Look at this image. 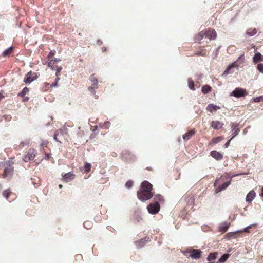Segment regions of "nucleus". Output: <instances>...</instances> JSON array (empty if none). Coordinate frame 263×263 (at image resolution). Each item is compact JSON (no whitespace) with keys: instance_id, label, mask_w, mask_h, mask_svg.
I'll list each match as a JSON object with an SVG mask.
<instances>
[{"instance_id":"44","label":"nucleus","mask_w":263,"mask_h":263,"mask_svg":"<svg viewBox=\"0 0 263 263\" xmlns=\"http://www.w3.org/2000/svg\"><path fill=\"white\" fill-rule=\"evenodd\" d=\"M62 70V67H56V71H57V72L55 73V75L56 76L58 77V73L59 72H60L61 70Z\"/></svg>"},{"instance_id":"20","label":"nucleus","mask_w":263,"mask_h":263,"mask_svg":"<svg viewBox=\"0 0 263 263\" xmlns=\"http://www.w3.org/2000/svg\"><path fill=\"white\" fill-rule=\"evenodd\" d=\"M206 50L201 48L199 50L195 51V53L193 54V55L205 57L206 56Z\"/></svg>"},{"instance_id":"21","label":"nucleus","mask_w":263,"mask_h":263,"mask_svg":"<svg viewBox=\"0 0 263 263\" xmlns=\"http://www.w3.org/2000/svg\"><path fill=\"white\" fill-rule=\"evenodd\" d=\"M230 223L228 222H224L221 224L219 227V231L222 233L226 232L228 230L230 226Z\"/></svg>"},{"instance_id":"49","label":"nucleus","mask_w":263,"mask_h":263,"mask_svg":"<svg viewBox=\"0 0 263 263\" xmlns=\"http://www.w3.org/2000/svg\"><path fill=\"white\" fill-rule=\"evenodd\" d=\"M47 143L48 142L47 141H44L41 145V146H46Z\"/></svg>"},{"instance_id":"56","label":"nucleus","mask_w":263,"mask_h":263,"mask_svg":"<svg viewBox=\"0 0 263 263\" xmlns=\"http://www.w3.org/2000/svg\"><path fill=\"white\" fill-rule=\"evenodd\" d=\"M59 186L60 188H62V185L60 184Z\"/></svg>"},{"instance_id":"5","label":"nucleus","mask_w":263,"mask_h":263,"mask_svg":"<svg viewBox=\"0 0 263 263\" xmlns=\"http://www.w3.org/2000/svg\"><path fill=\"white\" fill-rule=\"evenodd\" d=\"M204 36L209 40H215L217 37V33L215 30L212 28H208L203 30Z\"/></svg>"},{"instance_id":"30","label":"nucleus","mask_w":263,"mask_h":263,"mask_svg":"<svg viewBox=\"0 0 263 263\" xmlns=\"http://www.w3.org/2000/svg\"><path fill=\"white\" fill-rule=\"evenodd\" d=\"M188 86L190 89L192 90H195L194 82L191 78L188 79Z\"/></svg>"},{"instance_id":"10","label":"nucleus","mask_w":263,"mask_h":263,"mask_svg":"<svg viewBox=\"0 0 263 263\" xmlns=\"http://www.w3.org/2000/svg\"><path fill=\"white\" fill-rule=\"evenodd\" d=\"M189 253L190 257L193 259H197L201 257L202 251L199 249H191Z\"/></svg>"},{"instance_id":"47","label":"nucleus","mask_w":263,"mask_h":263,"mask_svg":"<svg viewBox=\"0 0 263 263\" xmlns=\"http://www.w3.org/2000/svg\"><path fill=\"white\" fill-rule=\"evenodd\" d=\"M232 139H231V138L226 142V143L224 144V147L225 148H227L229 146L230 144V142H231V140H232Z\"/></svg>"},{"instance_id":"48","label":"nucleus","mask_w":263,"mask_h":263,"mask_svg":"<svg viewBox=\"0 0 263 263\" xmlns=\"http://www.w3.org/2000/svg\"><path fill=\"white\" fill-rule=\"evenodd\" d=\"M55 53V51L53 50L52 51H51V52L49 53V55H48V58H50V57L52 56L53 55H54Z\"/></svg>"},{"instance_id":"38","label":"nucleus","mask_w":263,"mask_h":263,"mask_svg":"<svg viewBox=\"0 0 263 263\" xmlns=\"http://www.w3.org/2000/svg\"><path fill=\"white\" fill-rule=\"evenodd\" d=\"M67 128L65 126H63L61 127L59 131V134H61V135H63L67 132Z\"/></svg>"},{"instance_id":"37","label":"nucleus","mask_w":263,"mask_h":263,"mask_svg":"<svg viewBox=\"0 0 263 263\" xmlns=\"http://www.w3.org/2000/svg\"><path fill=\"white\" fill-rule=\"evenodd\" d=\"M10 194V191L9 189L5 190L3 193V195L6 198L8 199Z\"/></svg>"},{"instance_id":"46","label":"nucleus","mask_w":263,"mask_h":263,"mask_svg":"<svg viewBox=\"0 0 263 263\" xmlns=\"http://www.w3.org/2000/svg\"><path fill=\"white\" fill-rule=\"evenodd\" d=\"M59 135V132H55V133H54V139L56 141H59V140H58L57 139V137Z\"/></svg>"},{"instance_id":"3","label":"nucleus","mask_w":263,"mask_h":263,"mask_svg":"<svg viewBox=\"0 0 263 263\" xmlns=\"http://www.w3.org/2000/svg\"><path fill=\"white\" fill-rule=\"evenodd\" d=\"M148 212L151 214H156L159 212L160 209L159 203L157 201L151 203L147 206Z\"/></svg>"},{"instance_id":"41","label":"nucleus","mask_w":263,"mask_h":263,"mask_svg":"<svg viewBox=\"0 0 263 263\" xmlns=\"http://www.w3.org/2000/svg\"><path fill=\"white\" fill-rule=\"evenodd\" d=\"M59 80H60V78L59 77H57L55 79V82L51 84V87H57L58 86V82H59Z\"/></svg>"},{"instance_id":"55","label":"nucleus","mask_w":263,"mask_h":263,"mask_svg":"<svg viewBox=\"0 0 263 263\" xmlns=\"http://www.w3.org/2000/svg\"><path fill=\"white\" fill-rule=\"evenodd\" d=\"M86 222H84V226L85 227H86Z\"/></svg>"},{"instance_id":"7","label":"nucleus","mask_w":263,"mask_h":263,"mask_svg":"<svg viewBox=\"0 0 263 263\" xmlns=\"http://www.w3.org/2000/svg\"><path fill=\"white\" fill-rule=\"evenodd\" d=\"M90 81L92 82L91 86L88 87V90L90 92L94 95L95 93V90L98 88V80L93 75H91L89 77Z\"/></svg>"},{"instance_id":"9","label":"nucleus","mask_w":263,"mask_h":263,"mask_svg":"<svg viewBox=\"0 0 263 263\" xmlns=\"http://www.w3.org/2000/svg\"><path fill=\"white\" fill-rule=\"evenodd\" d=\"M36 154V150L34 149H30L27 154L24 156L23 160L25 162H28L30 160L34 159Z\"/></svg>"},{"instance_id":"36","label":"nucleus","mask_w":263,"mask_h":263,"mask_svg":"<svg viewBox=\"0 0 263 263\" xmlns=\"http://www.w3.org/2000/svg\"><path fill=\"white\" fill-rule=\"evenodd\" d=\"M54 63L53 62V60H50L48 63V66L52 70H53L55 69V67L54 66Z\"/></svg>"},{"instance_id":"43","label":"nucleus","mask_w":263,"mask_h":263,"mask_svg":"<svg viewBox=\"0 0 263 263\" xmlns=\"http://www.w3.org/2000/svg\"><path fill=\"white\" fill-rule=\"evenodd\" d=\"M125 187L127 189H130L132 187V181L130 180L128 181L126 183Z\"/></svg>"},{"instance_id":"22","label":"nucleus","mask_w":263,"mask_h":263,"mask_svg":"<svg viewBox=\"0 0 263 263\" xmlns=\"http://www.w3.org/2000/svg\"><path fill=\"white\" fill-rule=\"evenodd\" d=\"M253 61L254 63L263 61V56L259 52L256 53L253 58Z\"/></svg>"},{"instance_id":"2","label":"nucleus","mask_w":263,"mask_h":263,"mask_svg":"<svg viewBox=\"0 0 263 263\" xmlns=\"http://www.w3.org/2000/svg\"><path fill=\"white\" fill-rule=\"evenodd\" d=\"M243 174H245V173H240L237 175H233L230 178H229V177L227 174L221 176L219 178L216 179L214 182V186H218L216 189V192L218 193L225 190L231 184L232 178L236 175H241Z\"/></svg>"},{"instance_id":"45","label":"nucleus","mask_w":263,"mask_h":263,"mask_svg":"<svg viewBox=\"0 0 263 263\" xmlns=\"http://www.w3.org/2000/svg\"><path fill=\"white\" fill-rule=\"evenodd\" d=\"M29 143L30 140L27 139L25 141L22 142L21 144H23V145H28L29 144Z\"/></svg>"},{"instance_id":"17","label":"nucleus","mask_w":263,"mask_h":263,"mask_svg":"<svg viewBox=\"0 0 263 263\" xmlns=\"http://www.w3.org/2000/svg\"><path fill=\"white\" fill-rule=\"evenodd\" d=\"M74 174L73 173L69 172L63 176V180L66 182L71 181L74 179Z\"/></svg>"},{"instance_id":"51","label":"nucleus","mask_w":263,"mask_h":263,"mask_svg":"<svg viewBox=\"0 0 263 263\" xmlns=\"http://www.w3.org/2000/svg\"><path fill=\"white\" fill-rule=\"evenodd\" d=\"M142 218L141 217V216H139L137 218V221L138 222H139L141 220H142Z\"/></svg>"},{"instance_id":"18","label":"nucleus","mask_w":263,"mask_h":263,"mask_svg":"<svg viewBox=\"0 0 263 263\" xmlns=\"http://www.w3.org/2000/svg\"><path fill=\"white\" fill-rule=\"evenodd\" d=\"M242 233V231H236L234 232H229L226 235V237L228 239L231 238H235Z\"/></svg>"},{"instance_id":"53","label":"nucleus","mask_w":263,"mask_h":263,"mask_svg":"<svg viewBox=\"0 0 263 263\" xmlns=\"http://www.w3.org/2000/svg\"><path fill=\"white\" fill-rule=\"evenodd\" d=\"M28 100H29V98H28V97H27L24 98V101H27Z\"/></svg>"},{"instance_id":"4","label":"nucleus","mask_w":263,"mask_h":263,"mask_svg":"<svg viewBox=\"0 0 263 263\" xmlns=\"http://www.w3.org/2000/svg\"><path fill=\"white\" fill-rule=\"evenodd\" d=\"M248 95V92L246 89L241 88H236L230 94V96H234L236 98H240L246 96Z\"/></svg>"},{"instance_id":"13","label":"nucleus","mask_w":263,"mask_h":263,"mask_svg":"<svg viewBox=\"0 0 263 263\" xmlns=\"http://www.w3.org/2000/svg\"><path fill=\"white\" fill-rule=\"evenodd\" d=\"M13 167L12 165H9L5 168L4 173V178H9L13 174Z\"/></svg>"},{"instance_id":"50","label":"nucleus","mask_w":263,"mask_h":263,"mask_svg":"<svg viewBox=\"0 0 263 263\" xmlns=\"http://www.w3.org/2000/svg\"><path fill=\"white\" fill-rule=\"evenodd\" d=\"M53 60V62L55 63V62H60L61 60L60 59L56 58Z\"/></svg>"},{"instance_id":"16","label":"nucleus","mask_w":263,"mask_h":263,"mask_svg":"<svg viewBox=\"0 0 263 263\" xmlns=\"http://www.w3.org/2000/svg\"><path fill=\"white\" fill-rule=\"evenodd\" d=\"M255 192H254V191L251 190L247 195L246 201L247 202L251 203L253 201V200L255 198Z\"/></svg>"},{"instance_id":"34","label":"nucleus","mask_w":263,"mask_h":263,"mask_svg":"<svg viewBox=\"0 0 263 263\" xmlns=\"http://www.w3.org/2000/svg\"><path fill=\"white\" fill-rule=\"evenodd\" d=\"M29 92V89L27 87H25L23 88L22 91L19 93L18 95L21 97H24L26 94H27Z\"/></svg>"},{"instance_id":"26","label":"nucleus","mask_w":263,"mask_h":263,"mask_svg":"<svg viewBox=\"0 0 263 263\" xmlns=\"http://www.w3.org/2000/svg\"><path fill=\"white\" fill-rule=\"evenodd\" d=\"M223 139V137L222 136H219L216 138H214L212 139L211 141L209 143V145H213L215 144H217L220 142Z\"/></svg>"},{"instance_id":"52","label":"nucleus","mask_w":263,"mask_h":263,"mask_svg":"<svg viewBox=\"0 0 263 263\" xmlns=\"http://www.w3.org/2000/svg\"><path fill=\"white\" fill-rule=\"evenodd\" d=\"M261 197H263V187L261 188V193L260 194Z\"/></svg>"},{"instance_id":"33","label":"nucleus","mask_w":263,"mask_h":263,"mask_svg":"<svg viewBox=\"0 0 263 263\" xmlns=\"http://www.w3.org/2000/svg\"><path fill=\"white\" fill-rule=\"evenodd\" d=\"M154 200L155 201H161L163 200V197L160 194H156L154 196Z\"/></svg>"},{"instance_id":"14","label":"nucleus","mask_w":263,"mask_h":263,"mask_svg":"<svg viewBox=\"0 0 263 263\" xmlns=\"http://www.w3.org/2000/svg\"><path fill=\"white\" fill-rule=\"evenodd\" d=\"M210 126L215 130H219L223 127V123L219 121H213L210 124Z\"/></svg>"},{"instance_id":"19","label":"nucleus","mask_w":263,"mask_h":263,"mask_svg":"<svg viewBox=\"0 0 263 263\" xmlns=\"http://www.w3.org/2000/svg\"><path fill=\"white\" fill-rule=\"evenodd\" d=\"M196 134L195 129H192L183 135V139L184 141H187Z\"/></svg>"},{"instance_id":"27","label":"nucleus","mask_w":263,"mask_h":263,"mask_svg":"<svg viewBox=\"0 0 263 263\" xmlns=\"http://www.w3.org/2000/svg\"><path fill=\"white\" fill-rule=\"evenodd\" d=\"M212 90V87L208 85H203L201 88V91L204 94H207L211 92Z\"/></svg>"},{"instance_id":"15","label":"nucleus","mask_w":263,"mask_h":263,"mask_svg":"<svg viewBox=\"0 0 263 263\" xmlns=\"http://www.w3.org/2000/svg\"><path fill=\"white\" fill-rule=\"evenodd\" d=\"M210 155L216 160L219 161L223 159V155L216 151H212L210 152Z\"/></svg>"},{"instance_id":"12","label":"nucleus","mask_w":263,"mask_h":263,"mask_svg":"<svg viewBox=\"0 0 263 263\" xmlns=\"http://www.w3.org/2000/svg\"><path fill=\"white\" fill-rule=\"evenodd\" d=\"M151 241L148 237H145L139 241H135V243L138 248L143 247L146 243Z\"/></svg>"},{"instance_id":"6","label":"nucleus","mask_w":263,"mask_h":263,"mask_svg":"<svg viewBox=\"0 0 263 263\" xmlns=\"http://www.w3.org/2000/svg\"><path fill=\"white\" fill-rule=\"evenodd\" d=\"M37 77L36 73L32 72V71H29L25 76L24 79V82L26 84H30L35 80H36Z\"/></svg>"},{"instance_id":"23","label":"nucleus","mask_w":263,"mask_h":263,"mask_svg":"<svg viewBox=\"0 0 263 263\" xmlns=\"http://www.w3.org/2000/svg\"><path fill=\"white\" fill-rule=\"evenodd\" d=\"M204 37H205V36L203 30H202L195 36V42L200 43L201 41L203 39Z\"/></svg>"},{"instance_id":"8","label":"nucleus","mask_w":263,"mask_h":263,"mask_svg":"<svg viewBox=\"0 0 263 263\" xmlns=\"http://www.w3.org/2000/svg\"><path fill=\"white\" fill-rule=\"evenodd\" d=\"M245 61V57L244 54H242L239 57L237 60L236 61H235L231 65H230L225 70L224 73H228L229 71L230 70V69L232 67H237L238 66L237 63L239 64H242Z\"/></svg>"},{"instance_id":"32","label":"nucleus","mask_w":263,"mask_h":263,"mask_svg":"<svg viewBox=\"0 0 263 263\" xmlns=\"http://www.w3.org/2000/svg\"><path fill=\"white\" fill-rule=\"evenodd\" d=\"M13 51V48L12 47L8 48L6 50L3 51L2 55L6 57L11 53Z\"/></svg>"},{"instance_id":"40","label":"nucleus","mask_w":263,"mask_h":263,"mask_svg":"<svg viewBox=\"0 0 263 263\" xmlns=\"http://www.w3.org/2000/svg\"><path fill=\"white\" fill-rule=\"evenodd\" d=\"M257 70L263 73V64H258L257 66Z\"/></svg>"},{"instance_id":"39","label":"nucleus","mask_w":263,"mask_h":263,"mask_svg":"<svg viewBox=\"0 0 263 263\" xmlns=\"http://www.w3.org/2000/svg\"><path fill=\"white\" fill-rule=\"evenodd\" d=\"M254 102H259L263 101V96L257 97L253 99Z\"/></svg>"},{"instance_id":"11","label":"nucleus","mask_w":263,"mask_h":263,"mask_svg":"<svg viewBox=\"0 0 263 263\" xmlns=\"http://www.w3.org/2000/svg\"><path fill=\"white\" fill-rule=\"evenodd\" d=\"M230 126L233 132V136L231 137V139H233L236 136H237L240 132L239 128V124L234 122L230 123Z\"/></svg>"},{"instance_id":"54","label":"nucleus","mask_w":263,"mask_h":263,"mask_svg":"<svg viewBox=\"0 0 263 263\" xmlns=\"http://www.w3.org/2000/svg\"><path fill=\"white\" fill-rule=\"evenodd\" d=\"M45 159H48L49 158V156L48 155H47L45 158Z\"/></svg>"},{"instance_id":"42","label":"nucleus","mask_w":263,"mask_h":263,"mask_svg":"<svg viewBox=\"0 0 263 263\" xmlns=\"http://www.w3.org/2000/svg\"><path fill=\"white\" fill-rule=\"evenodd\" d=\"M252 225H250V226L245 228L243 229V230L241 231L242 233V232L249 233L250 232L249 229L251 228L252 227Z\"/></svg>"},{"instance_id":"25","label":"nucleus","mask_w":263,"mask_h":263,"mask_svg":"<svg viewBox=\"0 0 263 263\" xmlns=\"http://www.w3.org/2000/svg\"><path fill=\"white\" fill-rule=\"evenodd\" d=\"M217 252L211 253L208 255L207 259L210 262H214V260L217 258Z\"/></svg>"},{"instance_id":"28","label":"nucleus","mask_w":263,"mask_h":263,"mask_svg":"<svg viewBox=\"0 0 263 263\" xmlns=\"http://www.w3.org/2000/svg\"><path fill=\"white\" fill-rule=\"evenodd\" d=\"M257 31L256 28H249L247 30L246 34L250 36L255 35Z\"/></svg>"},{"instance_id":"31","label":"nucleus","mask_w":263,"mask_h":263,"mask_svg":"<svg viewBox=\"0 0 263 263\" xmlns=\"http://www.w3.org/2000/svg\"><path fill=\"white\" fill-rule=\"evenodd\" d=\"M230 255L229 254H223L220 258L219 259V262H225L229 257Z\"/></svg>"},{"instance_id":"24","label":"nucleus","mask_w":263,"mask_h":263,"mask_svg":"<svg viewBox=\"0 0 263 263\" xmlns=\"http://www.w3.org/2000/svg\"><path fill=\"white\" fill-rule=\"evenodd\" d=\"M220 107L217 105L213 104H210L207 106L206 109L208 111L212 112L213 111H216L218 109H220Z\"/></svg>"},{"instance_id":"29","label":"nucleus","mask_w":263,"mask_h":263,"mask_svg":"<svg viewBox=\"0 0 263 263\" xmlns=\"http://www.w3.org/2000/svg\"><path fill=\"white\" fill-rule=\"evenodd\" d=\"M110 126V123L109 121L105 122L104 123L99 124V126L102 129H108Z\"/></svg>"},{"instance_id":"1","label":"nucleus","mask_w":263,"mask_h":263,"mask_svg":"<svg viewBox=\"0 0 263 263\" xmlns=\"http://www.w3.org/2000/svg\"><path fill=\"white\" fill-rule=\"evenodd\" d=\"M152 185L147 181H143L141 185L140 189L137 192V196L141 201H146L153 196L152 191Z\"/></svg>"},{"instance_id":"35","label":"nucleus","mask_w":263,"mask_h":263,"mask_svg":"<svg viewBox=\"0 0 263 263\" xmlns=\"http://www.w3.org/2000/svg\"><path fill=\"white\" fill-rule=\"evenodd\" d=\"M91 167V165L88 162H86L84 165V168L85 172L87 173L90 171Z\"/></svg>"}]
</instances>
